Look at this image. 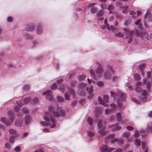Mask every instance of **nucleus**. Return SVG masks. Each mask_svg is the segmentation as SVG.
Masks as SVG:
<instances>
[{"instance_id": "1", "label": "nucleus", "mask_w": 152, "mask_h": 152, "mask_svg": "<svg viewBox=\"0 0 152 152\" xmlns=\"http://www.w3.org/2000/svg\"><path fill=\"white\" fill-rule=\"evenodd\" d=\"M43 119L45 121L41 122V124L42 125L47 126L52 124L50 126L51 128H54L56 126V121L52 117H50V119L48 117L45 116L43 117Z\"/></svg>"}, {"instance_id": "2", "label": "nucleus", "mask_w": 152, "mask_h": 152, "mask_svg": "<svg viewBox=\"0 0 152 152\" xmlns=\"http://www.w3.org/2000/svg\"><path fill=\"white\" fill-rule=\"evenodd\" d=\"M14 114L12 110H10L8 112V115L9 118V120L6 119L5 117L2 118L1 120L4 124L8 126L10 125L13 121L14 120Z\"/></svg>"}, {"instance_id": "3", "label": "nucleus", "mask_w": 152, "mask_h": 152, "mask_svg": "<svg viewBox=\"0 0 152 152\" xmlns=\"http://www.w3.org/2000/svg\"><path fill=\"white\" fill-rule=\"evenodd\" d=\"M117 140V143L120 145H121L124 144L123 141L121 140H117L114 138V135L113 134H110L106 137V139L105 140L106 143H108L110 142H113L116 140Z\"/></svg>"}, {"instance_id": "4", "label": "nucleus", "mask_w": 152, "mask_h": 152, "mask_svg": "<svg viewBox=\"0 0 152 152\" xmlns=\"http://www.w3.org/2000/svg\"><path fill=\"white\" fill-rule=\"evenodd\" d=\"M148 94V92L146 90H144L142 91L141 94L142 95V97H139L138 98L140 99V100L142 102H145L147 101V98L146 96Z\"/></svg>"}, {"instance_id": "5", "label": "nucleus", "mask_w": 152, "mask_h": 152, "mask_svg": "<svg viewBox=\"0 0 152 152\" xmlns=\"http://www.w3.org/2000/svg\"><path fill=\"white\" fill-rule=\"evenodd\" d=\"M119 94L120 95V98L118 101L117 103L118 104V106L119 107H123V105L122 102L121 101H124L125 98V95L124 94L121 93H119Z\"/></svg>"}, {"instance_id": "6", "label": "nucleus", "mask_w": 152, "mask_h": 152, "mask_svg": "<svg viewBox=\"0 0 152 152\" xmlns=\"http://www.w3.org/2000/svg\"><path fill=\"white\" fill-rule=\"evenodd\" d=\"M101 152H110L114 150L115 148H108L106 145H103L100 149Z\"/></svg>"}, {"instance_id": "7", "label": "nucleus", "mask_w": 152, "mask_h": 152, "mask_svg": "<svg viewBox=\"0 0 152 152\" xmlns=\"http://www.w3.org/2000/svg\"><path fill=\"white\" fill-rule=\"evenodd\" d=\"M51 93V91L50 90H48L44 92L42 94L43 95H46L45 99L49 101H52L53 99V96L52 95L50 94Z\"/></svg>"}, {"instance_id": "8", "label": "nucleus", "mask_w": 152, "mask_h": 152, "mask_svg": "<svg viewBox=\"0 0 152 152\" xmlns=\"http://www.w3.org/2000/svg\"><path fill=\"white\" fill-rule=\"evenodd\" d=\"M113 74V70L110 68H109L105 72L104 77L106 79H109Z\"/></svg>"}, {"instance_id": "9", "label": "nucleus", "mask_w": 152, "mask_h": 152, "mask_svg": "<svg viewBox=\"0 0 152 152\" xmlns=\"http://www.w3.org/2000/svg\"><path fill=\"white\" fill-rule=\"evenodd\" d=\"M48 110L50 112L53 113V116L54 117H59L60 115L58 112L55 111L54 108L52 106H50L48 107Z\"/></svg>"}, {"instance_id": "10", "label": "nucleus", "mask_w": 152, "mask_h": 152, "mask_svg": "<svg viewBox=\"0 0 152 152\" xmlns=\"http://www.w3.org/2000/svg\"><path fill=\"white\" fill-rule=\"evenodd\" d=\"M110 106L112 107L110 109H106L105 110V113L106 114H108L110 113L113 112L115 108L116 107V105L114 103L110 104Z\"/></svg>"}, {"instance_id": "11", "label": "nucleus", "mask_w": 152, "mask_h": 152, "mask_svg": "<svg viewBox=\"0 0 152 152\" xmlns=\"http://www.w3.org/2000/svg\"><path fill=\"white\" fill-rule=\"evenodd\" d=\"M109 128H112V129L113 131L119 130L121 128V127L119 126L118 124L110 125L109 126Z\"/></svg>"}, {"instance_id": "12", "label": "nucleus", "mask_w": 152, "mask_h": 152, "mask_svg": "<svg viewBox=\"0 0 152 152\" xmlns=\"http://www.w3.org/2000/svg\"><path fill=\"white\" fill-rule=\"evenodd\" d=\"M142 24L141 23H140L139 25V26L140 28V31L142 33L141 34H140L139 33L138 31L137 30H136L135 31V34L137 36H138L140 37H143V34H144L145 33L144 31H142Z\"/></svg>"}, {"instance_id": "13", "label": "nucleus", "mask_w": 152, "mask_h": 152, "mask_svg": "<svg viewBox=\"0 0 152 152\" xmlns=\"http://www.w3.org/2000/svg\"><path fill=\"white\" fill-rule=\"evenodd\" d=\"M144 19L145 20L148 18V21L151 22L152 21V14H151L148 12H147L144 15Z\"/></svg>"}, {"instance_id": "14", "label": "nucleus", "mask_w": 152, "mask_h": 152, "mask_svg": "<svg viewBox=\"0 0 152 152\" xmlns=\"http://www.w3.org/2000/svg\"><path fill=\"white\" fill-rule=\"evenodd\" d=\"M34 29V25L33 23H31L26 25L25 26L26 30L28 31H32Z\"/></svg>"}, {"instance_id": "15", "label": "nucleus", "mask_w": 152, "mask_h": 152, "mask_svg": "<svg viewBox=\"0 0 152 152\" xmlns=\"http://www.w3.org/2000/svg\"><path fill=\"white\" fill-rule=\"evenodd\" d=\"M106 132L107 131L106 130L104 129H102L97 132L98 137H103L105 135Z\"/></svg>"}, {"instance_id": "16", "label": "nucleus", "mask_w": 152, "mask_h": 152, "mask_svg": "<svg viewBox=\"0 0 152 152\" xmlns=\"http://www.w3.org/2000/svg\"><path fill=\"white\" fill-rule=\"evenodd\" d=\"M95 73L97 75H98L99 76H100L102 73L103 72V70L102 68L101 67H98L95 70Z\"/></svg>"}, {"instance_id": "17", "label": "nucleus", "mask_w": 152, "mask_h": 152, "mask_svg": "<svg viewBox=\"0 0 152 152\" xmlns=\"http://www.w3.org/2000/svg\"><path fill=\"white\" fill-rule=\"evenodd\" d=\"M43 29L41 24H39L38 25L36 29V33L38 34H40L42 33Z\"/></svg>"}, {"instance_id": "18", "label": "nucleus", "mask_w": 152, "mask_h": 152, "mask_svg": "<svg viewBox=\"0 0 152 152\" xmlns=\"http://www.w3.org/2000/svg\"><path fill=\"white\" fill-rule=\"evenodd\" d=\"M31 121V118L30 116L29 115H27L26 116L25 118V122L26 124H28Z\"/></svg>"}, {"instance_id": "19", "label": "nucleus", "mask_w": 152, "mask_h": 152, "mask_svg": "<svg viewBox=\"0 0 152 152\" xmlns=\"http://www.w3.org/2000/svg\"><path fill=\"white\" fill-rule=\"evenodd\" d=\"M134 33V31L133 30L129 31L125 34L126 36V38L129 37H133Z\"/></svg>"}, {"instance_id": "20", "label": "nucleus", "mask_w": 152, "mask_h": 152, "mask_svg": "<svg viewBox=\"0 0 152 152\" xmlns=\"http://www.w3.org/2000/svg\"><path fill=\"white\" fill-rule=\"evenodd\" d=\"M90 73L92 77H93L94 79H96L97 78V76L96 75L95 73L93 70L91 69L90 70Z\"/></svg>"}, {"instance_id": "21", "label": "nucleus", "mask_w": 152, "mask_h": 152, "mask_svg": "<svg viewBox=\"0 0 152 152\" xmlns=\"http://www.w3.org/2000/svg\"><path fill=\"white\" fill-rule=\"evenodd\" d=\"M87 86L86 83H80L78 86L79 89H82L85 88Z\"/></svg>"}, {"instance_id": "22", "label": "nucleus", "mask_w": 152, "mask_h": 152, "mask_svg": "<svg viewBox=\"0 0 152 152\" xmlns=\"http://www.w3.org/2000/svg\"><path fill=\"white\" fill-rule=\"evenodd\" d=\"M146 131L147 132H152V124H148L146 129Z\"/></svg>"}, {"instance_id": "23", "label": "nucleus", "mask_w": 152, "mask_h": 152, "mask_svg": "<svg viewBox=\"0 0 152 152\" xmlns=\"http://www.w3.org/2000/svg\"><path fill=\"white\" fill-rule=\"evenodd\" d=\"M57 101L60 103L64 102L65 99L64 98L60 96H58L57 97Z\"/></svg>"}, {"instance_id": "24", "label": "nucleus", "mask_w": 152, "mask_h": 152, "mask_svg": "<svg viewBox=\"0 0 152 152\" xmlns=\"http://www.w3.org/2000/svg\"><path fill=\"white\" fill-rule=\"evenodd\" d=\"M134 78L136 80H139L141 79V76L137 73H135L134 75Z\"/></svg>"}, {"instance_id": "25", "label": "nucleus", "mask_w": 152, "mask_h": 152, "mask_svg": "<svg viewBox=\"0 0 152 152\" xmlns=\"http://www.w3.org/2000/svg\"><path fill=\"white\" fill-rule=\"evenodd\" d=\"M115 116L116 119L118 120V121H121L122 116L120 113H118L116 114L115 115Z\"/></svg>"}, {"instance_id": "26", "label": "nucleus", "mask_w": 152, "mask_h": 152, "mask_svg": "<svg viewBox=\"0 0 152 152\" xmlns=\"http://www.w3.org/2000/svg\"><path fill=\"white\" fill-rule=\"evenodd\" d=\"M87 122L90 126L92 125L93 123L92 119L90 117L88 118L87 119Z\"/></svg>"}, {"instance_id": "27", "label": "nucleus", "mask_w": 152, "mask_h": 152, "mask_svg": "<svg viewBox=\"0 0 152 152\" xmlns=\"http://www.w3.org/2000/svg\"><path fill=\"white\" fill-rule=\"evenodd\" d=\"M142 149L144 150V152H148V148L145 147V144L144 142H142Z\"/></svg>"}, {"instance_id": "28", "label": "nucleus", "mask_w": 152, "mask_h": 152, "mask_svg": "<svg viewBox=\"0 0 152 152\" xmlns=\"http://www.w3.org/2000/svg\"><path fill=\"white\" fill-rule=\"evenodd\" d=\"M115 7L113 5H109L107 7V9L110 11V12H111L115 9Z\"/></svg>"}, {"instance_id": "29", "label": "nucleus", "mask_w": 152, "mask_h": 152, "mask_svg": "<svg viewBox=\"0 0 152 152\" xmlns=\"http://www.w3.org/2000/svg\"><path fill=\"white\" fill-rule=\"evenodd\" d=\"M86 77L83 75H79L77 79L79 81H82L84 80Z\"/></svg>"}, {"instance_id": "30", "label": "nucleus", "mask_w": 152, "mask_h": 152, "mask_svg": "<svg viewBox=\"0 0 152 152\" xmlns=\"http://www.w3.org/2000/svg\"><path fill=\"white\" fill-rule=\"evenodd\" d=\"M65 88V85L63 84L61 85L58 88V89L60 91L63 93L64 92V88Z\"/></svg>"}, {"instance_id": "31", "label": "nucleus", "mask_w": 152, "mask_h": 152, "mask_svg": "<svg viewBox=\"0 0 152 152\" xmlns=\"http://www.w3.org/2000/svg\"><path fill=\"white\" fill-rule=\"evenodd\" d=\"M103 14V11L102 10H99L97 13V16L98 17L102 16Z\"/></svg>"}, {"instance_id": "32", "label": "nucleus", "mask_w": 152, "mask_h": 152, "mask_svg": "<svg viewBox=\"0 0 152 152\" xmlns=\"http://www.w3.org/2000/svg\"><path fill=\"white\" fill-rule=\"evenodd\" d=\"M101 8L102 9H104L107 8V6L105 3H101L100 5Z\"/></svg>"}, {"instance_id": "33", "label": "nucleus", "mask_w": 152, "mask_h": 152, "mask_svg": "<svg viewBox=\"0 0 152 152\" xmlns=\"http://www.w3.org/2000/svg\"><path fill=\"white\" fill-rule=\"evenodd\" d=\"M86 88L89 94L91 93L93 91V87L92 86H91L89 88L87 87Z\"/></svg>"}, {"instance_id": "34", "label": "nucleus", "mask_w": 152, "mask_h": 152, "mask_svg": "<svg viewBox=\"0 0 152 152\" xmlns=\"http://www.w3.org/2000/svg\"><path fill=\"white\" fill-rule=\"evenodd\" d=\"M70 95L68 93H66L64 95L65 98V99L67 101L69 100V98Z\"/></svg>"}, {"instance_id": "35", "label": "nucleus", "mask_w": 152, "mask_h": 152, "mask_svg": "<svg viewBox=\"0 0 152 152\" xmlns=\"http://www.w3.org/2000/svg\"><path fill=\"white\" fill-rule=\"evenodd\" d=\"M97 10V8L96 7H92L90 10L91 12L92 13H95Z\"/></svg>"}, {"instance_id": "36", "label": "nucleus", "mask_w": 152, "mask_h": 152, "mask_svg": "<svg viewBox=\"0 0 152 152\" xmlns=\"http://www.w3.org/2000/svg\"><path fill=\"white\" fill-rule=\"evenodd\" d=\"M31 98L30 97L26 98L23 100V102L24 104H27L31 100Z\"/></svg>"}, {"instance_id": "37", "label": "nucleus", "mask_w": 152, "mask_h": 152, "mask_svg": "<svg viewBox=\"0 0 152 152\" xmlns=\"http://www.w3.org/2000/svg\"><path fill=\"white\" fill-rule=\"evenodd\" d=\"M96 85L99 87H102L104 85L103 82L101 81H98L96 82Z\"/></svg>"}, {"instance_id": "38", "label": "nucleus", "mask_w": 152, "mask_h": 152, "mask_svg": "<svg viewBox=\"0 0 152 152\" xmlns=\"http://www.w3.org/2000/svg\"><path fill=\"white\" fill-rule=\"evenodd\" d=\"M110 28L112 31L115 33V31H117L118 30V28H116L114 27V26H110Z\"/></svg>"}, {"instance_id": "39", "label": "nucleus", "mask_w": 152, "mask_h": 152, "mask_svg": "<svg viewBox=\"0 0 152 152\" xmlns=\"http://www.w3.org/2000/svg\"><path fill=\"white\" fill-rule=\"evenodd\" d=\"M24 37L28 39H31L33 37L32 36L28 33L25 34H24Z\"/></svg>"}, {"instance_id": "40", "label": "nucleus", "mask_w": 152, "mask_h": 152, "mask_svg": "<svg viewBox=\"0 0 152 152\" xmlns=\"http://www.w3.org/2000/svg\"><path fill=\"white\" fill-rule=\"evenodd\" d=\"M78 93L81 96H84L86 95L85 92L83 91H78Z\"/></svg>"}, {"instance_id": "41", "label": "nucleus", "mask_w": 152, "mask_h": 152, "mask_svg": "<svg viewBox=\"0 0 152 152\" xmlns=\"http://www.w3.org/2000/svg\"><path fill=\"white\" fill-rule=\"evenodd\" d=\"M29 86L28 85H26L23 87V90L25 91H26L29 89Z\"/></svg>"}, {"instance_id": "42", "label": "nucleus", "mask_w": 152, "mask_h": 152, "mask_svg": "<svg viewBox=\"0 0 152 152\" xmlns=\"http://www.w3.org/2000/svg\"><path fill=\"white\" fill-rule=\"evenodd\" d=\"M103 100L104 101L106 102H108L109 100V97L108 96L105 95L103 97Z\"/></svg>"}, {"instance_id": "43", "label": "nucleus", "mask_w": 152, "mask_h": 152, "mask_svg": "<svg viewBox=\"0 0 152 152\" xmlns=\"http://www.w3.org/2000/svg\"><path fill=\"white\" fill-rule=\"evenodd\" d=\"M130 135V133L129 132H126L123 134V136L126 138H128Z\"/></svg>"}, {"instance_id": "44", "label": "nucleus", "mask_w": 152, "mask_h": 152, "mask_svg": "<svg viewBox=\"0 0 152 152\" xmlns=\"http://www.w3.org/2000/svg\"><path fill=\"white\" fill-rule=\"evenodd\" d=\"M87 134H88V136L90 137H92L93 136L94 134L95 133L94 132L91 131H89L87 132Z\"/></svg>"}, {"instance_id": "45", "label": "nucleus", "mask_w": 152, "mask_h": 152, "mask_svg": "<svg viewBox=\"0 0 152 152\" xmlns=\"http://www.w3.org/2000/svg\"><path fill=\"white\" fill-rule=\"evenodd\" d=\"M102 120H99L98 122V127L99 128H101L102 127Z\"/></svg>"}, {"instance_id": "46", "label": "nucleus", "mask_w": 152, "mask_h": 152, "mask_svg": "<svg viewBox=\"0 0 152 152\" xmlns=\"http://www.w3.org/2000/svg\"><path fill=\"white\" fill-rule=\"evenodd\" d=\"M115 36L120 37H122L124 36V34L121 32H118V33L115 34Z\"/></svg>"}, {"instance_id": "47", "label": "nucleus", "mask_w": 152, "mask_h": 152, "mask_svg": "<svg viewBox=\"0 0 152 152\" xmlns=\"http://www.w3.org/2000/svg\"><path fill=\"white\" fill-rule=\"evenodd\" d=\"M142 90V88L140 87H137L135 88V91L137 92H140Z\"/></svg>"}, {"instance_id": "48", "label": "nucleus", "mask_w": 152, "mask_h": 152, "mask_svg": "<svg viewBox=\"0 0 152 152\" xmlns=\"http://www.w3.org/2000/svg\"><path fill=\"white\" fill-rule=\"evenodd\" d=\"M22 111L23 113H26L28 112V109L26 107H24L22 109Z\"/></svg>"}, {"instance_id": "49", "label": "nucleus", "mask_w": 152, "mask_h": 152, "mask_svg": "<svg viewBox=\"0 0 152 152\" xmlns=\"http://www.w3.org/2000/svg\"><path fill=\"white\" fill-rule=\"evenodd\" d=\"M141 141L140 140L137 139L135 141V144L137 145L138 146H139L141 144Z\"/></svg>"}, {"instance_id": "50", "label": "nucleus", "mask_w": 152, "mask_h": 152, "mask_svg": "<svg viewBox=\"0 0 152 152\" xmlns=\"http://www.w3.org/2000/svg\"><path fill=\"white\" fill-rule=\"evenodd\" d=\"M38 103V99L37 98L34 99L31 102V103L33 104H37Z\"/></svg>"}, {"instance_id": "51", "label": "nucleus", "mask_w": 152, "mask_h": 152, "mask_svg": "<svg viewBox=\"0 0 152 152\" xmlns=\"http://www.w3.org/2000/svg\"><path fill=\"white\" fill-rule=\"evenodd\" d=\"M9 133L10 134H15L16 133V131L14 129H11L9 131Z\"/></svg>"}, {"instance_id": "52", "label": "nucleus", "mask_w": 152, "mask_h": 152, "mask_svg": "<svg viewBox=\"0 0 152 152\" xmlns=\"http://www.w3.org/2000/svg\"><path fill=\"white\" fill-rule=\"evenodd\" d=\"M130 20H126L124 23V25L125 26H127L130 24Z\"/></svg>"}, {"instance_id": "53", "label": "nucleus", "mask_w": 152, "mask_h": 152, "mask_svg": "<svg viewBox=\"0 0 152 152\" xmlns=\"http://www.w3.org/2000/svg\"><path fill=\"white\" fill-rule=\"evenodd\" d=\"M60 115L63 116H64L65 115V112L64 110H61L60 111Z\"/></svg>"}, {"instance_id": "54", "label": "nucleus", "mask_w": 152, "mask_h": 152, "mask_svg": "<svg viewBox=\"0 0 152 152\" xmlns=\"http://www.w3.org/2000/svg\"><path fill=\"white\" fill-rule=\"evenodd\" d=\"M123 5V3L121 1H119L116 4L117 6L120 7V8H122Z\"/></svg>"}, {"instance_id": "55", "label": "nucleus", "mask_w": 152, "mask_h": 152, "mask_svg": "<svg viewBox=\"0 0 152 152\" xmlns=\"http://www.w3.org/2000/svg\"><path fill=\"white\" fill-rule=\"evenodd\" d=\"M21 149V148L19 146H16L15 148V151L16 152H19Z\"/></svg>"}, {"instance_id": "56", "label": "nucleus", "mask_w": 152, "mask_h": 152, "mask_svg": "<svg viewBox=\"0 0 152 152\" xmlns=\"http://www.w3.org/2000/svg\"><path fill=\"white\" fill-rule=\"evenodd\" d=\"M14 137L13 136H12L10 137L9 138V141L11 143H13L14 142Z\"/></svg>"}, {"instance_id": "57", "label": "nucleus", "mask_w": 152, "mask_h": 152, "mask_svg": "<svg viewBox=\"0 0 152 152\" xmlns=\"http://www.w3.org/2000/svg\"><path fill=\"white\" fill-rule=\"evenodd\" d=\"M145 65V64H143L139 66V69L140 70H141V72H142V71H143V69H144Z\"/></svg>"}, {"instance_id": "58", "label": "nucleus", "mask_w": 152, "mask_h": 152, "mask_svg": "<svg viewBox=\"0 0 152 152\" xmlns=\"http://www.w3.org/2000/svg\"><path fill=\"white\" fill-rule=\"evenodd\" d=\"M94 113H95V117L96 118H97L99 115V112L97 111L96 110V109H95L94 111Z\"/></svg>"}, {"instance_id": "59", "label": "nucleus", "mask_w": 152, "mask_h": 152, "mask_svg": "<svg viewBox=\"0 0 152 152\" xmlns=\"http://www.w3.org/2000/svg\"><path fill=\"white\" fill-rule=\"evenodd\" d=\"M5 148L10 149L11 148V146L9 143H7L5 145Z\"/></svg>"}, {"instance_id": "60", "label": "nucleus", "mask_w": 152, "mask_h": 152, "mask_svg": "<svg viewBox=\"0 0 152 152\" xmlns=\"http://www.w3.org/2000/svg\"><path fill=\"white\" fill-rule=\"evenodd\" d=\"M57 88L56 85L55 83L53 84L51 86V89H55Z\"/></svg>"}, {"instance_id": "61", "label": "nucleus", "mask_w": 152, "mask_h": 152, "mask_svg": "<svg viewBox=\"0 0 152 152\" xmlns=\"http://www.w3.org/2000/svg\"><path fill=\"white\" fill-rule=\"evenodd\" d=\"M126 128L127 129L130 131L133 130L134 129V128L132 126H127Z\"/></svg>"}, {"instance_id": "62", "label": "nucleus", "mask_w": 152, "mask_h": 152, "mask_svg": "<svg viewBox=\"0 0 152 152\" xmlns=\"http://www.w3.org/2000/svg\"><path fill=\"white\" fill-rule=\"evenodd\" d=\"M70 95H74L75 92L74 90L73 89H71L70 90V92L69 93Z\"/></svg>"}, {"instance_id": "63", "label": "nucleus", "mask_w": 152, "mask_h": 152, "mask_svg": "<svg viewBox=\"0 0 152 152\" xmlns=\"http://www.w3.org/2000/svg\"><path fill=\"white\" fill-rule=\"evenodd\" d=\"M139 132L137 130L136 131H135V133L134 134V137L135 138L138 137L139 136Z\"/></svg>"}, {"instance_id": "64", "label": "nucleus", "mask_w": 152, "mask_h": 152, "mask_svg": "<svg viewBox=\"0 0 152 152\" xmlns=\"http://www.w3.org/2000/svg\"><path fill=\"white\" fill-rule=\"evenodd\" d=\"M110 93L111 94V96L115 97L116 96V93L115 92L113 91H111L110 92Z\"/></svg>"}]
</instances>
